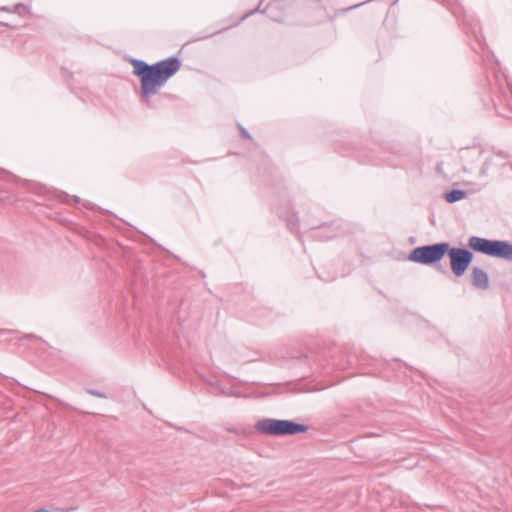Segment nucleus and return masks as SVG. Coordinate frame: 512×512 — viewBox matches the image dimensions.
Returning <instances> with one entry per match:
<instances>
[{
    "label": "nucleus",
    "instance_id": "obj_1",
    "mask_svg": "<svg viewBox=\"0 0 512 512\" xmlns=\"http://www.w3.org/2000/svg\"><path fill=\"white\" fill-rule=\"evenodd\" d=\"M180 61L169 58L154 65L134 61V73L141 77V93L145 101L167 82L180 69Z\"/></svg>",
    "mask_w": 512,
    "mask_h": 512
},
{
    "label": "nucleus",
    "instance_id": "obj_2",
    "mask_svg": "<svg viewBox=\"0 0 512 512\" xmlns=\"http://www.w3.org/2000/svg\"><path fill=\"white\" fill-rule=\"evenodd\" d=\"M258 432L273 436L295 435L304 433L308 427L302 424H297L290 420H277V419H262L256 425Z\"/></svg>",
    "mask_w": 512,
    "mask_h": 512
},
{
    "label": "nucleus",
    "instance_id": "obj_3",
    "mask_svg": "<svg viewBox=\"0 0 512 512\" xmlns=\"http://www.w3.org/2000/svg\"><path fill=\"white\" fill-rule=\"evenodd\" d=\"M468 245L474 251L483 254L512 260V245L504 241H493L473 236L469 239Z\"/></svg>",
    "mask_w": 512,
    "mask_h": 512
},
{
    "label": "nucleus",
    "instance_id": "obj_4",
    "mask_svg": "<svg viewBox=\"0 0 512 512\" xmlns=\"http://www.w3.org/2000/svg\"><path fill=\"white\" fill-rule=\"evenodd\" d=\"M448 249V243L417 247L411 252L409 259L422 264H431L441 260Z\"/></svg>",
    "mask_w": 512,
    "mask_h": 512
},
{
    "label": "nucleus",
    "instance_id": "obj_5",
    "mask_svg": "<svg viewBox=\"0 0 512 512\" xmlns=\"http://www.w3.org/2000/svg\"><path fill=\"white\" fill-rule=\"evenodd\" d=\"M447 252L453 274L457 277L462 276L472 262V253L461 248H451Z\"/></svg>",
    "mask_w": 512,
    "mask_h": 512
},
{
    "label": "nucleus",
    "instance_id": "obj_6",
    "mask_svg": "<svg viewBox=\"0 0 512 512\" xmlns=\"http://www.w3.org/2000/svg\"><path fill=\"white\" fill-rule=\"evenodd\" d=\"M472 284L479 289H487L489 287V279L487 273L478 268L474 267L471 273Z\"/></svg>",
    "mask_w": 512,
    "mask_h": 512
},
{
    "label": "nucleus",
    "instance_id": "obj_7",
    "mask_svg": "<svg viewBox=\"0 0 512 512\" xmlns=\"http://www.w3.org/2000/svg\"><path fill=\"white\" fill-rule=\"evenodd\" d=\"M466 193L462 190H452L445 195V199L449 203L459 201L465 197Z\"/></svg>",
    "mask_w": 512,
    "mask_h": 512
},
{
    "label": "nucleus",
    "instance_id": "obj_8",
    "mask_svg": "<svg viewBox=\"0 0 512 512\" xmlns=\"http://www.w3.org/2000/svg\"><path fill=\"white\" fill-rule=\"evenodd\" d=\"M17 333L11 330H0V342H10L16 338Z\"/></svg>",
    "mask_w": 512,
    "mask_h": 512
},
{
    "label": "nucleus",
    "instance_id": "obj_9",
    "mask_svg": "<svg viewBox=\"0 0 512 512\" xmlns=\"http://www.w3.org/2000/svg\"><path fill=\"white\" fill-rule=\"evenodd\" d=\"M86 391H87L88 394L96 396V397H99V398H106L107 397L103 392H99V391L92 390V389H87Z\"/></svg>",
    "mask_w": 512,
    "mask_h": 512
},
{
    "label": "nucleus",
    "instance_id": "obj_10",
    "mask_svg": "<svg viewBox=\"0 0 512 512\" xmlns=\"http://www.w3.org/2000/svg\"><path fill=\"white\" fill-rule=\"evenodd\" d=\"M34 512H52V511L44 509V508H40V509L35 510Z\"/></svg>",
    "mask_w": 512,
    "mask_h": 512
},
{
    "label": "nucleus",
    "instance_id": "obj_11",
    "mask_svg": "<svg viewBox=\"0 0 512 512\" xmlns=\"http://www.w3.org/2000/svg\"><path fill=\"white\" fill-rule=\"evenodd\" d=\"M243 135H244L245 137H249V136H248V134H247V132H245V131H243Z\"/></svg>",
    "mask_w": 512,
    "mask_h": 512
},
{
    "label": "nucleus",
    "instance_id": "obj_12",
    "mask_svg": "<svg viewBox=\"0 0 512 512\" xmlns=\"http://www.w3.org/2000/svg\"><path fill=\"white\" fill-rule=\"evenodd\" d=\"M54 511H56V512H60L61 510H60V509H58V508H55V509H54Z\"/></svg>",
    "mask_w": 512,
    "mask_h": 512
}]
</instances>
